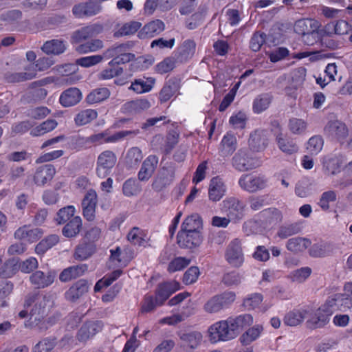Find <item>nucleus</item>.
Returning <instances> with one entry per match:
<instances>
[{
    "label": "nucleus",
    "mask_w": 352,
    "mask_h": 352,
    "mask_svg": "<svg viewBox=\"0 0 352 352\" xmlns=\"http://www.w3.org/2000/svg\"><path fill=\"white\" fill-rule=\"evenodd\" d=\"M331 311L321 310L319 307L314 316L306 322L307 327L311 329L323 327L329 322Z\"/></svg>",
    "instance_id": "obj_25"
},
{
    "label": "nucleus",
    "mask_w": 352,
    "mask_h": 352,
    "mask_svg": "<svg viewBox=\"0 0 352 352\" xmlns=\"http://www.w3.org/2000/svg\"><path fill=\"white\" fill-rule=\"evenodd\" d=\"M311 241L303 237H294L287 242V249L294 253L303 252L311 245Z\"/></svg>",
    "instance_id": "obj_35"
},
{
    "label": "nucleus",
    "mask_w": 352,
    "mask_h": 352,
    "mask_svg": "<svg viewBox=\"0 0 352 352\" xmlns=\"http://www.w3.org/2000/svg\"><path fill=\"white\" fill-rule=\"evenodd\" d=\"M242 278L239 272L232 271L223 275L221 283L226 287H236L241 284Z\"/></svg>",
    "instance_id": "obj_48"
},
{
    "label": "nucleus",
    "mask_w": 352,
    "mask_h": 352,
    "mask_svg": "<svg viewBox=\"0 0 352 352\" xmlns=\"http://www.w3.org/2000/svg\"><path fill=\"white\" fill-rule=\"evenodd\" d=\"M272 97L269 94L258 95L253 102V111L256 113H260L265 111L270 106Z\"/></svg>",
    "instance_id": "obj_40"
},
{
    "label": "nucleus",
    "mask_w": 352,
    "mask_h": 352,
    "mask_svg": "<svg viewBox=\"0 0 352 352\" xmlns=\"http://www.w3.org/2000/svg\"><path fill=\"white\" fill-rule=\"evenodd\" d=\"M17 262L14 259H9L4 263L0 269V276L7 278L16 274L18 270Z\"/></svg>",
    "instance_id": "obj_52"
},
{
    "label": "nucleus",
    "mask_w": 352,
    "mask_h": 352,
    "mask_svg": "<svg viewBox=\"0 0 352 352\" xmlns=\"http://www.w3.org/2000/svg\"><path fill=\"white\" fill-rule=\"evenodd\" d=\"M237 147V140L236 137L227 133L223 138L220 144V152L223 156H229L232 155Z\"/></svg>",
    "instance_id": "obj_32"
},
{
    "label": "nucleus",
    "mask_w": 352,
    "mask_h": 352,
    "mask_svg": "<svg viewBox=\"0 0 352 352\" xmlns=\"http://www.w3.org/2000/svg\"><path fill=\"white\" fill-rule=\"evenodd\" d=\"M318 27L317 21L310 19H301L295 22L294 30L296 34L309 38L311 34H313V32H316Z\"/></svg>",
    "instance_id": "obj_19"
},
{
    "label": "nucleus",
    "mask_w": 352,
    "mask_h": 352,
    "mask_svg": "<svg viewBox=\"0 0 352 352\" xmlns=\"http://www.w3.org/2000/svg\"><path fill=\"white\" fill-rule=\"evenodd\" d=\"M232 164L236 170L245 172L258 167L261 163L248 149L241 148L232 158Z\"/></svg>",
    "instance_id": "obj_5"
},
{
    "label": "nucleus",
    "mask_w": 352,
    "mask_h": 352,
    "mask_svg": "<svg viewBox=\"0 0 352 352\" xmlns=\"http://www.w3.org/2000/svg\"><path fill=\"white\" fill-rule=\"evenodd\" d=\"M302 227L300 223L285 224L281 226L277 232V235L280 239H286L292 235L298 234L301 232Z\"/></svg>",
    "instance_id": "obj_43"
},
{
    "label": "nucleus",
    "mask_w": 352,
    "mask_h": 352,
    "mask_svg": "<svg viewBox=\"0 0 352 352\" xmlns=\"http://www.w3.org/2000/svg\"><path fill=\"white\" fill-rule=\"evenodd\" d=\"M199 275V270L196 266L190 267L184 273L183 277V281L186 285L192 284L197 281Z\"/></svg>",
    "instance_id": "obj_63"
},
{
    "label": "nucleus",
    "mask_w": 352,
    "mask_h": 352,
    "mask_svg": "<svg viewBox=\"0 0 352 352\" xmlns=\"http://www.w3.org/2000/svg\"><path fill=\"white\" fill-rule=\"evenodd\" d=\"M336 248L332 243L321 242L314 244L309 249V254L312 257H324L333 254Z\"/></svg>",
    "instance_id": "obj_28"
},
{
    "label": "nucleus",
    "mask_w": 352,
    "mask_h": 352,
    "mask_svg": "<svg viewBox=\"0 0 352 352\" xmlns=\"http://www.w3.org/2000/svg\"><path fill=\"white\" fill-rule=\"evenodd\" d=\"M82 94L77 88H69L62 93L60 96V104L65 107L76 104L80 102Z\"/></svg>",
    "instance_id": "obj_29"
},
{
    "label": "nucleus",
    "mask_w": 352,
    "mask_h": 352,
    "mask_svg": "<svg viewBox=\"0 0 352 352\" xmlns=\"http://www.w3.org/2000/svg\"><path fill=\"white\" fill-rule=\"evenodd\" d=\"M117 161L116 155L110 151L102 152L98 157L96 173L100 177H106Z\"/></svg>",
    "instance_id": "obj_12"
},
{
    "label": "nucleus",
    "mask_w": 352,
    "mask_h": 352,
    "mask_svg": "<svg viewBox=\"0 0 352 352\" xmlns=\"http://www.w3.org/2000/svg\"><path fill=\"white\" fill-rule=\"evenodd\" d=\"M267 183V178L262 175L244 174L239 179V186L251 193L264 189Z\"/></svg>",
    "instance_id": "obj_6"
},
{
    "label": "nucleus",
    "mask_w": 352,
    "mask_h": 352,
    "mask_svg": "<svg viewBox=\"0 0 352 352\" xmlns=\"http://www.w3.org/2000/svg\"><path fill=\"white\" fill-rule=\"evenodd\" d=\"M154 84V80H151V83H148L142 79H136L132 82L129 89L133 90L138 94H142L149 91Z\"/></svg>",
    "instance_id": "obj_57"
},
{
    "label": "nucleus",
    "mask_w": 352,
    "mask_h": 352,
    "mask_svg": "<svg viewBox=\"0 0 352 352\" xmlns=\"http://www.w3.org/2000/svg\"><path fill=\"white\" fill-rule=\"evenodd\" d=\"M225 257L228 263L234 267H239L244 261L243 254L239 240L231 241L226 248Z\"/></svg>",
    "instance_id": "obj_10"
},
{
    "label": "nucleus",
    "mask_w": 352,
    "mask_h": 352,
    "mask_svg": "<svg viewBox=\"0 0 352 352\" xmlns=\"http://www.w3.org/2000/svg\"><path fill=\"white\" fill-rule=\"evenodd\" d=\"M127 239L134 245H142L144 241L142 237V232L138 227H133L127 234Z\"/></svg>",
    "instance_id": "obj_64"
},
{
    "label": "nucleus",
    "mask_w": 352,
    "mask_h": 352,
    "mask_svg": "<svg viewBox=\"0 0 352 352\" xmlns=\"http://www.w3.org/2000/svg\"><path fill=\"white\" fill-rule=\"evenodd\" d=\"M203 222L199 214L195 213L188 216L182 224L180 231L201 232Z\"/></svg>",
    "instance_id": "obj_31"
},
{
    "label": "nucleus",
    "mask_w": 352,
    "mask_h": 352,
    "mask_svg": "<svg viewBox=\"0 0 352 352\" xmlns=\"http://www.w3.org/2000/svg\"><path fill=\"white\" fill-rule=\"evenodd\" d=\"M141 27V23L138 21H131L124 24L113 36L118 38L125 35H130L135 33Z\"/></svg>",
    "instance_id": "obj_46"
},
{
    "label": "nucleus",
    "mask_w": 352,
    "mask_h": 352,
    "mask_svg": "<svg viewBox=\"0 0 352 352\" xmlns=\"http://www.w3.org/2000/svg\"><path fill=\"white\" fill-rule=\"evenodd\" d=\"M179 289V284L176 281L164 282L157 285L155 290L156 303L162 305L170 296Z\"/></svg>",
    "instance_id": "obj_18"
},
{
    "label": "nucleus",
    "mask_w": 352,
    "mask_h": 352,
    "mask_svg": "<svg viewBox=\"0 0 352 352\" xmlns=\"http://www.w3.org/2000/svg\"><path fill=\"white\" fill-rule=\"evenodd\" d=\"M22 18V12L19 10H10L0 14V20L4 25H12L18 23Z\"/></svg>",
    "instance_id": "obj_44"
},
{
    "label": "nucleus",
    "mask_w": 352,
    "mask_h": 352,
    "mask_svg": "<svg viewBox=\"0 0 352 352\" xmlns=\"http://www.w3.org/2000/svg\"><path fill=\"white\" fill-rule=\"evenodd\" d=\"M56 344V338H45L33 347L32 352H50L54 348Z\"/></svg>",
    "instance_id": "obj_51"
},
{
    "label": "nucleus",
    "mask_w": 352,
    "mask_h": 352,
    "mask_svg": "<svg viewBox=\"0 0 352 352\" xmlns=\"http://www.w3.org/2000/svg\"><path fill=\"white\" fill-rule=\"evenodd\" d=\"M190 261L184 257H177L173 260L168 266L169 272H175L179 271L187 267L190 264Z\"/></svg>",
    "instance_id": "obj_61"
},
{
    "label": "nucleus",
    "mask_w": 352,
    "mask_h": 352,
    "mask_svg": "<svg viewBox=\"0 0 352 352\" xmlns=\"http://www.w3.org/2000/svg\"><path fill=\"white\" fill-rule=\"evenodd\" d=\"M141 190L140 184L135 179H128L122 185V192L126 197L136 196Z\"/></svg>",
    "instance_id": "obj_45"
},
{
    "label": "nucleus",
    "mask_w": 352,
    "mask_h": 352,
    "mask_svg": "<svg viewBox=\"0 0 352 352\" xmlns=\"http://www.w3.org/2000/svg\"><path fill=\"white\" fill-rule=\"evenodd\" d=\"M88 267L86 264L73 265L64 269L59 274V280L67 283L84 275Z\"/></svg>",
    "instance_id": "obj_24"
},
{
    "label": "nucleus",
    "mask_w": 352,
    "mask_h": 352,
    "mask_svg": "<svg viewBox=\"0 0 352 352\" xmlns=\"http://www.w3.org/2000/svg\"><path fill=\"white\" fill-rule=\"evenodd\" d=\"M250 148L254 151H263L267 146V132L265 130H256L250 135L248 140Z\"/></svg>",
    "instance_id": "obj_21"
},
{
    "label": "nucleus",
    "mask_w": 352,
    "mask_h": 352,
    "mask_svg": "<svg viewBox=\"0 0 352 352\" xmlns=\"http://www.w3.org/2000/svg\"><path fill=\"white\" fill-rule=\"evenodd\" d=\"M75 208L72 206L64 207L58 210L55 218L58 224H63L69 221L74 216Z\"/></svg>",
    "instance_id": "obj_49"
},
{
    "label": "nucleus",
    "mask_w": 352,
    "mask_h": 352,
    "mask_svg": "<svg viewBox=\"0 0 352 352\" xmlns=\"http://www.w3.org/2000/svg\"><path fill=\"white\" fill-rule=\"evenodd\" d=\"M177 336L181 347L189 352L197 349L203 340V335L198 331H180Z\"/></svg>",
    "instance_id": "obj_9"
},
{
    "label": "nucleus",
    "mask_w": 352,
    "mask_h": 352,
    "mask_svg": "<svg viewBox=\"0 0 352 352\" xmlns=\"http://www.w3.org/2000/svg\"><path fill=\"white\" fill-rule=\"evenodd\" d=\"M195 43L192 40H186L175 52L174 58L179 63H186L192 57L195 52Z\"/></svg>",
    "instance_id": "obj_22"
},
{
    "label": "nucleus",
    "mask_w": 352,
    "mask_h": 352,
    "mask_svg": "<svg viewBox=\"0 0 352 352\" xmlns=\"http://www.w3.org/2000/svg\"><path fill=\"white\" fill-rule=\"evenodd\" d=\"M109 96L107 88L102 87L93 90L89 93V103H96L103 101Z\"/></svg>",
    "instance_id": "obj_58"
},
{
    "label": "nucleus",
    "mask_w": 352,
    "mask_h": 352,
    "mask_svg": "<svg viewBox=\"0 0 352 352\" xmlns=\"http://www.w3.org/2000/svg\"><path fill=\"white\" fill-rule=\"evenodd\" d=\"M324 131L327 135L339 141L344 140L349 135L346 125L338 120L329 121L324 128Z\"/></svg>",
    "instance_id": "obj_13"
},
{
    "label": "nucleus",
    "mask_w": 352,
    "mask_h": 352,
    "mask_svg": "<svg viewBox=\"0 0 352 352\" xmlns=\"http://www.w3.org/2000/svg\"><path fill=\"white\" fill-rule=\"evenodd\" d=\"M59 241L57 234H51L41 240L35 247V252L38 254H43L49 249L56 245Z\"/></svg>",
    "instance_id": "obj_39"
},
{
    "label": "nucleus",
    "mask_w": 352,
    "mask_h": 352,
    "mask_svg": "<svg viewBox=\"0 0 352 352\" xmlns=\"http://www.w3.org/2000/svg\"><path fill=\"white\" fill-rule=\"evenodd\" d=\"M175 58L173 57H167L155 66V71L160 74H164L170 72L175 67Z\"/></svg>",
    "instance_id": "obj_56"
},
{
    "label": "nucleus",
    "mask_w": 352,
    "mask_h": 352,
    "mask_svg": "<svg viewBox=\"0 0 352 352\" xmlns=\"http://www.w3.org/2000/svg\"><path fill=\"white\" fill-rule=\"evenodd\" d=\"M36 82H34L31 84L29 89L23 96V99L30 102L42 100L47 96V91L44 88L36 87Z\"/></svg>",
    "instance_id": "obj_37"
},
{
    "label": "nucleus",
    "mask_w": 352,
    "mask_h": 352,
    "mask_svg": "<svg viewBox=\"0 0 352 352\" xmlns=\"http://www.w3.org/2000/svg\"><path fill=\"white\" fill-rule=\"evenodd\" d=\"M53 306L54 300L51 295L45 294L38 298L30 311V320H34V322L43 320Z\"/></svg>",
    "instance_id": "obj_7"
},
{
    "label": "nucleus",
    "mask_w": 352,
    "mask_h": 352,
    "mask_svg": "<svg viewBox=\"0 0 352 352\" xmlns=\"http://www.w3.org/2000/svg\"><path fill=\"white\" fill-rule=\"evenodd\" d=\"M278 148L287 154H292L298 151L297 144L289 138L284 137L281 133L276 136Z\"/></svg>",
    "instance_id": "obj_38"
},
{
    "label": "nucleus",
    "mask_w": 352,
    "mask_h": 352,
    "mask_svg": "<svg viewBox=\"0 0 352 352\" xmlns=\"http://www.w3.org/2000/svg\"><path fill=\"white\" fill-rule=\"evenodd\" d=\"M226 192L224 182L219 177H213L210 182L208 188V197L212 201H219Z\"/></svg>",
    "instance_id": "obj_23"
},
{
    "label": "nucleus",
    "mask_w": 352,
    "mask_h": 352,
    "mask_svg": "<svg viewBox=\"0 0 352 352\" xmlns=\"http://www.w3.org/2000/svg\"><path fill=\"white\" fill-rule=\"evenodd\" d=\"M307 311L305 310H294L289 312L284 318V322L288 326H297L305 318Z\"/></svg>",
    "instance_id": "obj_42"
},
{
    "label": "nucleus",
    "mask_w": 352,
    "mask_h": 352,
    "mask_svg": "<svg viewBox=\"0 0 352 352\" xmlns=\"http://www.w3.org/2000/svg\"><path fill=\"white\" fill-rule=\"evenodd\" d=\"M244 203L235 197H229L223 201V208L231 219H241L243 216Z\"/></svg>",
    "instance_id": "obj_14"
},
{
    "label": "nucleus",
    "mask_w": 352,
    "mask_h": 352,
    "mask_svg": "<svg viewBox=\"0 0 352 352\" xmlns=\"http://www.w3.org/2000/svg\"><path fill=\"white\" fill-rule=\"evenodd\" d=\"M165 25L163 21L157 19L146 24L139 32L138 37L141 39L153 37L164 30Z\"/></svg>",
    "instance_id": "obj_26"
},
{
    "label": "nucleus",
    "mask_w": 352,
    "mask_h": 352,
    "mask_svg": "<svg viewBox=\"0 0 352 352\" xmlns=\"http://www.w3.org/2000/svg\"><path fill=\"white\" fill-rule=\"evenodd\" d=\"M133 47L132 43H126L113 46L104 51L106 58H111L109 63V67H114L121 64L127 63L135 59V54L127 52Z\"/></svg>",
    "instance_id": "obj_2"
},
{
    "label": "nucleus",
    "mask_w": 352,
    "mask_h": 352,
    "mask_svg": "<svg viewBox=\"0 0 352 352\" xmlns=\"http://www.w3.org/2000/svg\"><path fill=\"white\" fill-rule=\"evenodd\" d=\"M342 296L341 294H335L329 296L325 303L320 307L321 310L323 311H331V316L336 309H339L338 301L342 300Z\"/></svg>",
    "instance_id": "obj_53"
},
{
    "label": "nucleus",
    "mask_w": 352,
    "mask_h": 352,
    "mask_svg": "<svg viewBox=\"0 0 352 352\" xmlns=\"http://www.w3.org/2000/svg\"><path fill=\"white\" fill-rule=\"evenodd\" d=\"M143 156L141 150L138 147L130 148L126 155V163L132 168L138 165L142 160Z\"/></svg>",
    "instance_id": "obj_50"
},
{
    "label": "nucleus",
    "mask_w": 352,
    "mask_h": 352,
    "mask_svg": "<svg viewBox=\"0 0 352 352\" xmlns=\"http://www.w3.org/2000/svg\"><path fill=\"white\" fill-rule=\"evenodd\" d=\"M322 146L323 140L322 137L320 135H315L309 140L307 149L311 154H317L321 151Z\"/></svg>",
    "instance_id": "obj_60"
},
{
    "label": "nucleus",
    "mask_w": 352,
    "mask_h": 352,
    "mask_svg": "<svg viewBox=\"0 0 352 352\" xmlns=\"http://www.w3.org/2000/svg\"><path fill=\"white\" fill-rule=\"evenodd\" d=\"M311 269L309 267H304L292 272L290 278L294 282L302 283L311 274Z\"/></svg>",
    "instance_id": "obj_59"
},
{
    "label": "nucleus",
    "mask_w": 352,
    "mask_h": 352,
    "mask_svg": "<svg viewBox=\"0 0 352 352\" xmlns=\"http://www.w3.org/2000/svg\"><path fill=\"white\" fill-rule=\"evenodd\" d=\"M88 292V283L86 280L82 279L74 283L66 292V298L75 301Z\"/></svg>",
    "instance_id": "obj_30"
},
{
    "label": "nucleus",
    "mask_w": 352,
    "mask_h": 352,
    "mask_svg": "<svg viewBox=\"0 0 352 352\" xmlns=\"http://www.w3.org/2000/svg\"><path fill=\"white\" fill-rule=\"evenodd\" d=\"M236 294L232 291H225L211 297L204 305V310L209 314H214L229 307L235 300Z\"/></svg>",
    "instance_id": "obj_4"
},
{
    "label": "nucleus",
    "mask_w": 352,
    "mask_h": 352,
    "mask_svg": "<svg viewBox=\"0 0 352 352\" xmlns=\"http://www.w3.org/2000/svg\"><path fill=\"white\" fill-rule=\"evenodd\" d=\"M56 273L48 271L45 273L41 270L33 272L29 278L30 283L36 289H44L50 286L54 281Z\"/></svg>",
    "instance_id": "obj_15"
},
{
    "label": "nucleus",
    "mask_w": 352,
    "mask_h": 352,
    "mask_svg": "<svg viewBox=\"0 0 352 352\" xmlns=\"http://www.w3.org/2000/svg\"><path fill=\"white\" fill-rule=\"evenodd\" d=\"M210 340L212 342L228 341L234 339L228 319L213 324L208 329Z\"/></svg>",
    "instance_id": "obj_8"
},
{
    "label": "nucleus",
    "mask_w": 352,
    "mask_h": 352,
    "mask_svg": "<svg viewBox=\"0 0 352 352\" xmlns=\"http://www.w3.org/2000/svg\"><path fill=\"white\" fill-rule=\"evenodd\" d=\"M157 164L158 157L156 155H151L147 157L138 174V179L142 182L148 181L155 172Z\"/></svg>",
    "instance_id": "obj_20"
},
{
    "label": "nucleus",
    "mask_w": 352,
    "mask_h": 352,
    "mask_svg": "<svg viewBox=\"0 0 352 352\" xmlns=\"http://www.w3.org/2000/svg\"><path fill=\"white\" fill-rule=\"evenodd\" d=\"M38 266V263L37 259L34 257H30L21 262L18 267L23 273H30L37 269Z\"/></svg>",
    "instance_id": "obj_62"
},
{
    "label": "nucleus",
    "mask_w": 352,
    "mask_h": 352,
    "mask_svg": "<svg viewBox=\"0 0 352 352\" xmlns=\"http://www.w3.org/2000/svg\"><path fill=\"white\" fill-rule=\"evenodd\" d=\"M175 169L173 163H166L162 166L153 178L152 189L155 192H160L172 185L175 177Z\"/></svg>",
    "instance_id": "obj_3"
},
{
    "label": "nucleus",
    "mask_w": 352,
    "mask_h": 352,
    "mask_svg": "<svg viewBox=\"0 0 352 352\" xmlns=\"http://www.w3.org/2000/svg\"><path fill=\"white\" fill-rule=\"evenodd\" d=\"M65 42L60 39H52L44 43L41 47L43 52L47 54L59 55L66 50Z\"/></svg>",
    "instance_id": "obj_33"
},
{
    "label": "nucleus",
    "mask_w": 352,
    "mask_h": 352,
    "mask_svg": "<svg viewBox=\"0 0 352 352\" xmlns=\"http://www.w3.org/2000/svg\"><path fill=\"white\" fill-rule=\"evenodd\" d=\"M133 47L132 43H126L113 46L104 51L106 58H111L109 63V67H114L121 64L127 63L135 59V54L127 52Z\"/></svg>",
    "instance_id": "obj_1"
},
{
    "label": "nucleus",
    "mask_w": 352,
    "mask_h": 352,
    "mask_svg": "<svg viewBox=\"0 0 352 352\" xmlns=\"http://www.w3.org/2000/svg\"><path fill=\"white\" fill-rule=\"evenodd\" d=\"M14 235L16 239L34 243L43 236V231L41 228H33L30 225H25L19 228L15 231Z\"/></svg>",
    "instance_id": "obj_16"
},
{
    "label": "nucleus",
    "mask_w": 352,
    "mask_h": 352,
    "mask_svg": "<svg viewBox=\"0 0 352 352\" xmlns=\"http://www.w3.org/2000/svg\"><path fill=\"white\" fill-rule=\"evenodd\" d=\"M36 76L35 72H6L4 74V79L8 83H17L31 80Z\"/></svg>",
    "instance_id": "obj_36"
},
{
    "label": "nucleus",
    "mask_w": 352,
    "mask_h": 352,
    "mask_svg": "<svg viewBox=\"0 0 352 352\" xmlns=\"http://www.w3.org/2000/svg\"><path fill=\"white\" fill-rule=\"evenodd\" d=\"M342 164L341 157L333 156L324 161V168L328 174L334 175L340 172Z\"/></svg>",
    "instance_id": "obj_41"
},
{
    "label": "nucleus",
    "mask_w": 352,
    "mask_h": 352,
    "mask_svg": "<svg viewBox=\"0 0 352 352\" xmlns=\"http://www.w3.org/2000/svg\"><path fill=\"white\" fill-rule=\"evenodd\" d=\"M203 237L201 232L179 231L177 235V243L181 248L193 249L199 247L202 243Z\"/></svg>",
    "instance_id": "obj_11"
},
{
    "label": "nucleus",
    "mask_w": 352,
    "mask_h": 352,
    "mask_svg": "<svg viewBox=\"0 0 352 352\" xmlns=\"http://www.w3.org/2000/svg\"><path fill=\"white\" fill-rule=\"evenodd\" d=\"M179 80L173 78L166 82L164 87L159 93V100L161 102H166L171 98L179 89Z\"/></svg>",
    "instance_id": "obj_27"
},
{
    "label": "nucleus",
    "mask_w": 352,
    "mask_h": 352,
    "mask_svg": "<svg viewBox=\"0 0 352 352\" xmlns=\"http://www.w3.org/2000/svg\"><path fill=\"white\" fill-rule=\"evenodd\" d=\"M82 226L81 218L78 216L74 217L63 228L62 233L67 238L75 237L80 232Z\"/></svg>",
    "instance_id": "obj_34"
},
{
    "label": "nucleus",
    "mask_w": 352,
    "mask_h": 352,
    "mask_svg": "<svg viewBox=\"0 0 352 352\" xmlns=\"http://www.w3.org/2000/svg\"><path fill=\"white\" fill-rule=\"evenodd\" d=\"M337 195L336 191L334 190H328L324 192L320 197V199L318 203L319 206L322 208L323 211H327L330 206V202H334L336 201Z\"/></svg>",
    "instance_id": "obj_54"
},
{
    "label": "nucleus",
    "mask_w": 352,
    "mask_h": 352,
    "mask_svg": "<svg viewBox=\"0 0 352 352\" xmlns=\"http://www.w3.org/2000/svg\"><path fill=\"white\" fill-rule=\"evenodd\" d=\"M56 174L55 167L50 164L38 167L33 176L34 183L38 186H44Z\"/></svg>",
    "instance_id": "obj_17"
},
{
    "label": "nucleus",
    "mask_w": 352,
    "mask_h": 352,
    "mask_svg": "<svg viewBox=\"0 0 352 352\" xmlns=\"http://www.w3.org/2000/svg\"><path fill=\"white\" fill-rule=\"evenodd\" d=\"M307 126V122L302 119L292 118L289 120L288 128L293 134H303L306 131Z\"/></svg>",
    "instance_id": "obj_47"
},
{
    "label": "nucleus",
    "mask_w": 352,
    "mask_h": 352,
    "mask_svg": "<svg viewBox=\"0 0 352 352\" xmlns=\"http://www.w3.org/2000/svg\"><path fill=\"white\" fill-rule=\"evenodd\" d=\"M266 41V34L260 31L255 32L250 41V47L254 52L261 50Z\"/></svg>",
    "instance_id": "obj_55"
}]
</instances>
